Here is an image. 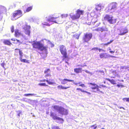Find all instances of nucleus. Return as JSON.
Masks as SVG:
<instances>
[{
	"label": "nucleus",
	"mask_w": 129,
	"mask_h": 129,
	"mask_svg": "<svg viewBox=\"0 0 129 129\" xmlns=\"http://www.w3.org/2000/svg\"><path fill=\"white\" fill-rule=\"evenodd\" d=\"M98 49V47H94L92 48L91 49V50H97Z\"/></svg>",
	"instance_id": "nucleus-45"
},
{
	"label": "nucleus",
	"mask_w": 129,
	"mask_h": 129,
	"mask_svg": "<svg viewBox=\"0 0 129 129\" xmlns=\"http://www.w3.org/2000/svg\"><path fill=\"white\" fill-rule=\"evenodd\" d=\"M117 21V19L114 18V17L112 16V17L109 23L111 24H114L116 23Z\"/></svg>",
	"instance_id": "nucleus-22"
},
{
	"label": "nucleus",
	"mask_w": 129,
	"mask_h": 129,
	"mask_svg": "<svg viewBox=\"0 0 129 129\" xmlns=\"http://www.w3.org/2000/svg\"><path fill=\"white\" fill-rule=\"evenodd\" d=\"M42 24L43 25H45L48 26H50V24L49 23H48L47 22H46L45 21L43 22L42 23Z\"/></svg>",
	"instance_id": "nucleus-38"
},
{
	"label": "nucleus",
	"mask_w": 129,
	"mask_h": 129,
	"mask_svg": "<svg viewBox=\"0 0 129 129\" xmlns=\"http://www.w3.org/2000/svg\"><path fill=\"white\" fill-rule=\"evenodd\" d=\"M95 124H94L91 126L89 127V129H96L97 127V126H95Z\"/></svg>",
	"instance_id": "nucleus-37"
},
{
	"label": "nucleus",
	"mask_w": 129,
	"mask_h": 129,
	"mask_svg": "<svg viewBox=\"0 0 129 129\" xmlns=\"http://www.w3.org/2000/svg\"><path fill=\"white\" fill-rule=\"evenodd\" d=\"M92 35L91 33H86L84 34V37L82 38V40L84 42H87L92 38Z\"/></svg>",
	"instance_id": "nucleus-4"
},
{
	"label": "nucleus",
	"mask_w": 129,
	"mask_h": 129,
	"mask_svg": "<svg viewBox=\"0 0 129 129\" xmlns=\"http://www.w3.org/2000/svg\"><path fill=\"white\" fill-rule=\"evenodd\" d=\"M122 81H123V80H122Z\"/></svg>",
	"instance_id": "nucleus-63"
},
{
	"label": "nucleus",
	"mask_w": 129,
	"mask_h": 129,
	"mask_svg": "<svg viewBox=\"0 0 129 129\" xmlns=\"http://www.w3.org/2000/svg\"><path fill=\"white\" fill-rule=\"evenodd\" d=\"M55 120H57L60 121V123H62L64 121L63 119L60 117H58L57 116L55 119Z\"/></svg>",
	"instance_id": "nucleus-30"
},
{
	"label": "nucleus",
	"mask_w": 129,
	"mask_h": 129,
	"mask_svg": "<svg viewBox=\"0 0 129 129\" xmlns=\"http://www.w3.org/2000/svg\"><path fill=\"white\" fill-rule=\"evenodd\" d=\"M104 83H105H105H106V81H104Z\"/></svg>",
	"instance_id": "nucleus-57"
},
{
	"label": "nucleus",
	"mask_w": 129,
	"mask_h": 129,
	"mask_svg": "<svg viewBox=\"0 0 129 129\" xmlns=\"http://www.w3.org/2000/svg\"><path fill=\"white\" fill-rule=\"evenodd\" d=\"M11 40L12 41H14V42H13V43L14 44H19L22 43L19 40H18L17 39H16L14 38H12L11 39Z\"/></svg>",
	"instance_id": "nucleus-17"
},
{
	"label": "nucleus",
	"mask_w": 129,
	"mask_h": 129,
	"mask_svg": "<svg viewBox=\"0 0 129 129\" xmlns=\"http://www.w3.org/2000/svg\"><path fill=\"white\" fill-rule=\"evenodd\" d=\"M20 60V61L21 62H26L28 63H29V61L27 60H26V59H22V58H19Z\"/></svg>",
	"instance_id": "nucleus-31"
},
{
	"label": "nucleus",
	"mask_w": 129,
	"mask_h": 129,
	"mask_svg": "<svg viewBox=\"0 0 129 129\" xmlns=\"http://www.w3.org/2000/svg\"><path fill=\"white\" fill-rule=\"evenodd\" d=\"M69 85L67 87H64L63 86L61 85H60L57 86V88L58 89H66L67 88H70L71 87L70 86V85H68V84L67 85Z\"/></svg>",
	"instance_id": "nucleus-20"
},
{
	"label": "nucleus",
	"mask_w": 129,
	"mask_h": 129,
	"mask_svg": "<svg viewBox=\"0 0 129 129\" xmlns=\"http://www.w3.org/2000/svg\"><path fill=\"white\" fill-rule=\"evenodd\" d=\"M98 50H99V52H100L101 51V50H102L103 51H104V50H103L102 49H100V48L99 49L98 48Z\"/></svg>",
	"instance_id": "nucleus-50"
},
{
	"label": "nucleus",
	"mask_w": 129,
	"mask_h": 129,
	"mask_svg": "<svg viewBox=\"0 0 129 129\" xmlns=\"http://www.w3.org/2000/svg\"><path fill=\"white\" fill-rule=\"evenodd\" d=\"M68 15L67 14H63L61 15L62 18H65L68 17Z\"/></svg>",
	"instance_id": "nucleus-35"
},
{
	"label": "nucleus",
	"mask_w": 129,
	"mask_h": 129,
	"mask_svg": "<svg viewBox=\"0 0 129 129\" xmlns=\"http://www.w3.org/2000/svg\"><path fill=\"white\" fill-rule=\"evenodd\" d=\"M106 79L109 81L112 84H113L115 85L116 84L115 81L113 79L110 80L109 78H106Z\"/></svg>",
	"instance_id": "nucleus-28"
},
{
	"label": "nucleus",
	"mask_w": 129,
	"mask_h": 129,
	"mask_svg": "<svg viewBox=\"0 0 129 129\" xmlns=\"http://www.w3.org/2000/svg\"><path fill=\"white\" fill-rule=\"evenodd\" d=\"M101 129H104V128H101Z\"/></svg>",
	"instance_id": "nucleus-58"
},
{
	"label": "nucleus",
	"mask_w": 129,
	"mask_h": 129,
	"mask_svg": "<svg viewBox=\"0 0 129 129\" xmlns=\"http://www.w3.org/2000/svg\"><path fill=\"white\" fill-rule=\"evenodd\" d=\"M31 27L30 25L26 24L24 26L23 28L25 30V34L28 36H29L30 33V29Z\"/></svg>",
	"instance_id": "nucleus-6"
},
{
	"label": "nucleus",
	"mask_w": 129,
	"mask_h": 129,
	"mask_svg": "<svg viewBox=\"0 0 129 129\" xmlns=\"http://www.w3.org/2000/svg\"><path fill=\"white\" fill-rule=\"evenodd\" d=\"M33 48L34 49H38L41 51L44 50L47 51L48 48L47 46H44V45L40 41H34L32 44Z\"/></svg>",
	"instance_id": "nucleus-2"
},
{
	"label": "nucleus",
	"mask_w": 129,
	"mask_h": 129,
	"mask_svg": "<svg viewBox=\"0 0 129 129\" xmlns=\"http://www.w3.org/2000/svg\"><path fill=\"white\" fill-rule=\"evenodd\" d=\"M112 16L108 14L106 15L104 17V19L105 20H106L109 22L110 21Z\"/></svg>",
	"instance_id": "nucleus-15"
},
{
	"label": "nucleus",
	"mask_w": 129,
	"mask_h": 129,
	"mask_svg": "<svg viewBox=\"0 0 129 129\" xmlns=\"http://www.w3.org/2000/svg\"><path fill=\"white\" fill-rule=\"evenodd\" d=\"M50 70L49 69H48L45 70L44 71V73L46 74L45 75V77H50L51 75L50 73Z\"/></svg>",
	"instance_id": "nucleus-14"
},
{
	"label": "nucleus",
	"mask_w": 129,
	"mask_h": 129,
	"mask_svg": "<svg viewBox=\"0 0 129 129\" xmlns=\"http://www.w3.org/2000/svg\"><path fill=\"white\" fill-rule=\"evenodd\" d=\"M73 37L75 38L76 39H78L79 38V35L78 34L74 35H73Z\"/></svg>",
	"instance_id": "nucleus-40"
},
{
	"label": "nucleus",
	"mask_w": 129,
	"mask_h": 129,
	"mask_svg": "<svg viewBox=\"0 0 129 129\" xmlns=\"http://www.w3.org/2000/svg\"><path fill=\"white\" fill-rule=\"evenodd\" d=\"M38 85L41 86H47L48 85L45 83H39Z\"/></svg>",
	"instance_id": "nucleus-39"
},
{
	"label": "nucleus",
	"mask_w": 129,
	"mask_h": 129,
	"mask_svg": "<svg viewBox=\"0 0 129 129\" xmlns=\"http://www.w3.org/2000/svg\"><path fill=\"white\" fill-rule=\"evenodd\" d=\"M50 44H51V47H53L54 46V45L51 42H50Z\"/></svg>",
	"instance_id": "nucleus-49"
},
{
	"label": "nucleus",
	"mask_w": 129,
	"mask_h": 129,
	"mask_svg": "<svg viewBox=\"0 0 129 129\" xmlns=\"http://www.w3.org/2000/svg\"><path fill=\"white\" fill-rule=\"evenodd\" d=\"M3 43L6 45H7L9 46H10L12 45V43L10 41L8 40H4Z\"/></svg>",
	"instance_id": "nucleus-21"
},
{
	"label": "nucleus",
	"mask_w": 129,
	"mask_h": 129,
	"mask_svg": "<svg viewBox=\"0 0 129 129\" xmlns=\"http://www.w3.org/2000/svg\"><path fill=\"white\" fill-rule=\"evenodd\" d=\"M50 116L52 117V118L54 120H55V119L57 117V116L55 115L52 112H51L50 113Z\"/></svg>",
	"instance_id": "nucleus-34"
},
{
	"label": "nucleus",
	"mask_w": 129,
	"mask_h": 129,
	"mask_svg": "<svg viewBox=\"0 0 129 129\" xmlns=\"http://www.w3.org/2000/svg\"><path fill=\"white\" fill-rule=\"evenodd\" d=\"M74 72L76 73H81L82 72V69L81 68H76L74 69Z\"/></svg>",
	"instance_id": "nucleus-24"
},
{
	"label": "nucleus",
	"mask_w": 129,
	"mask_h": 129,
	"mask_svg": "<svg viewBox=\"0 0 129 129\" xmlns=\"http://www.w3.org/2000/svg\"><path fill=\"white\" fill-rule=\"evenodd\" d=\"M97 31H101L102 32L107 31V28L106 26H102L101 27H99L95 29Z\"/></svg>",
	"instance_id": "nucleus-12"
},
{
	"label": "nucleus",
	"mask_w": 129,
	"mask_h": 129,
	"mask_svg": "<svg viewBox=\"0 0 129 129\" xmlns=\"http://www.w3.org/2000/svg\"><path fill=\"white\" fill-rule=\"evenodd\" d=\"M33 6H30L29 7H28L26 9V10L24 11V12H28L29 11H30L31 10L33 9Z\"/></svg>",
	"instance_id": "nucleus-29"
},
{
	"label": "nucleus",
	"mask_w": 129,
	"mask_h": 129,
	"mask_svg": "<svg viewBox=\"0 0 129 129\" xmlns=\"http://www.w3.org/2000/svg\"><path fill=\"white\" fill-rule=\"evenodd\" d=\"M117 3L115 2H113L110 4L108 7L107 12L112 13L116 8Z\"/></svg>",
	"instance_id": "nucleus-3"
},
{
	"label": "nucleus",
	"mask_w": 129,
	"mask_h": 129,
	"mask_svg": "<svg viewBox=\"0 0 129 129\" xmlns=\"http://www.w3.org/2000/svg\"><path fill=\"white\" fill-rule=\"evenodd\" d=\"M114 41V40H110L109 42H108L107 43H105L103 44V45L104 46H107L108 45L110 44L111 43H112Z\"/></svg>",
	"instance_id": "nucleus-32"
},
{
	"label": "nucleus",
	"mask_w": 129,
	"mask_h": 129,
	"mask_svg": "<svg viewBox=\"0 0 129 129\" xmlns=\"http://www.w3.org/2000/svg\"><path fill=\"white\" fill-rule=\"evenodd\" d=\"M18 50V49H15V50ZM19 54L20 55V56L19 57V58H22V56H23V52H22V51L20 50V49H19Z\"/></svg>",
	"instance_id": "nucleus-33"
},
{
	"label": "nucleus",
	"mask_w": 129,
	"mask_h": 129,
	"mask_svg": "<svg viewBox=\"0 0 129 129\" xmlns=\"http://www.w3.org/2000/svg\"><path fill=\"white\" fill-rule=\"evenodd\" d=\"M84 65L82 66V65H81L80 66L82 67H84V66H87L86 65V64L85 63H84Z\"/></svg>",
	"instance_id": "nucleus-51"
},
{
	"label": "nucleus",
	"mask_w": 129,
	"mask_h": 129,
	"mask_svg": "<svg viewBox=\"0 0 129 129\" xmlns=\"http://www.w3.org/2000/svg\"><path fill=\"white\" fill-rule=\"evenodd\" d=\"M110 57H112V58H115L116 57L115 56H112V55H110Z\"/></svg>",
	"instance_id": "nucleus-55"
},
{
	"label": "nucleus",
	"mask_w": 129,
	"mask_h": 129,
	"mask_svg": "<svg viewBox=\"0 0 129 129\" xmlns=\"http://www.w3.org/2000/svg\"><path fill=\"white\" fill-rule=\"evenodd\" d=\"M119 108H120V109L122 108L124 110H125V108L124 107H119Z\"/></svg>",
	"instance_id": "nucleus-54"
},
{
	"label": "nucleus",
	"mask_w": 129,
	"mask_h": 129,
	"mask_svg": "<svg viewBox=\"0 0 129 129\" xmlns=\"http://www.w3.org/2000/svg\"><path fill=\"white\" fill-rule=\"evenodd\" d=\"M22 12L20 10H18L15 11V12L13 13L12 15L13 17L14 18L18 15L22 16Z\"/></svg>",
	"instance_id": "nucleus-9"
},
{
	"label": "nucleus",
	"mask_w": 129,
	"mask_h": 129,
	"mask_svg": "<svg viewBox=\"0 0 129 129\" xmlns=\"http://www.w3.org/2000/svg\"><path fill=\"white\" fill-rule=\"evenodd\" d=\"M1 66L2 67L4 68V66L5 65V63L4 62H3L1 64Z\"/></svg>",
	"instance_id": "nucleus-47"
},
{
	"label": "nucleus",
	"mask_w": 129,
	"mask_h": 129,
	"mask_svg": "<svg viewBox=\"0 0 129 129\" xmlns=\"http://www.w3.org/2000/svg\"><path fill=\"white\" fill-rule=\"evenodd\" d=\"M11 31L12 33H13L14 31V27L12 26L11 28Z\"/></svg>",
	"instance_id": "nucleus-44"
},
{
	"label": "nucleus",
	"mask_w": 129,
	"mask_h": 129,
	"mask_svg": "<svg viewBox=\"0 0 129 129\" xmlns=\"http://www.w3.org/2000/svg\"><path fill=\"white\" fill-rule=\"evenodd\" d=\"M76 85L79 86H81L82 87H85V85L84 84H82L81 82H79L78 83H76L75 84Z\"/></svg>",
	"instance_id": "nucleus-27"
},
{
	"label": "nucleus",
	"mask_w": 129,
	"mask_h": 129,
	"mask_svg": "<svg viewBox=\"0 0 129 129\" xmlns=\"http://www.w3.org/2000/svg\"><path fill=\"white\" fill-rule=\"evenodd\" d=\"M84 12V11L83 10H80L79 9L77 10L76 11V13L79 17H80V15H83Z\"/></svg>",
	"instance_id": "nucleus-18"
},
{
	"label": "nucleus",
	"mask_w": 129,
	"mask_h": 129,
	"mask_svg": "<svg viewBox=\"0 0 129 129\" xmlns=\"http://www.w3.org/2000/svg\"><path fill=\"white\" fill-rule=\"evenodd\" d=\"M70 16L71 18L73 20H77L80 18L78 16L76 13L75 14L72 15L71 14H70Z\"/></svg>",
	"instance_id": "nucleus-16"
},
{
	"label": "nucleus",
	"mask_w": 129,
	"mask_h": 129,
	"mask_svg": "<svg viewBox=\"0 0 129 129\" xmlns=\"http://www.w3.org/2000/svg\"><path fill=\"white\" fill-rule=\"evenodd\" d=\"M53 108L55 110H57L58 112L59 108L60 107H59L57 106H54L53 107Z\"/></svg>",
	"instance_id": "nucleus-36"
},
{
	"label": "nucleus",
	"mask_w": 129,
	"mask_h": 129,
	"mask_svg": "<svg viewBox=\"0 0 129 129\" xmlns=\"http://www.w3.org/2000/svg\"><path fill=\"white\" fill-rule=\"evenodd\" d=\"M59 50L61 53L63 55V58L62 60L63 61L65 60V63L69 64L67 61H69V58L67 55V49L65 46L63 45L59 46Z\"/></svg>",
	"instance_id": "nucleus-1"
},
{
	"label": "nucleus",
	"mask_w": 129,
	"mask_h": 129,
	"mask_svg": "<svg viewBox=\"0 0 129 129\" xmlns=\"http://www.w3.org/2000/svg\"><path fill=\"white\" fill-rule=\"evenodd\" d=\"M111 48H110V49H109V50H111Z\"/></svg>",
	"instance_id": "nucleus-59"
},
{
	"label": "nucleus",
	"mask_w": 129,
	"mask_h": 129,
	"mask_svg": "<svg viewBox=\"0 0 129 129\" xmlns=\"http://www.w3.org/2000/svg\"><path fill=\"white\" fill-rule=\"evenodd\" d=\"M48 41L49 42H50V41L49 40H48Z\"/></svg>",
	"instance_id": "nucleus-60"
},
{
	"label": "nucleus",
	"mask_w": 129,
	"mask_h": 129,
	"mask_svg": "<svg viewBox=\"0 0 129 129\" xmlns=\"http://www.w3.org/2000/svg\"><path fill=\"white\" fill-rule=\"evenodd\" d=\"M21 113V111H19V113H18L17 114L18 116L19 117L20 116V114Z\"/></svg>",
	"instance_id": "nucleus-48"
},
{
	"label": "nucleus",
	"mask_w": 129,
	"mask_h": 129,
	"mask_svg": "<svg viewBox=\"0 0 129 129\" xmlns=\"http://www.w3.org/2000/svg\"><path fill=\"white\" fill-rule=\"evenodd\" d=\"M117 86L118 87H124V86L122 84H118L117 85Z\"/></svg>",
	"instance_id": "nucleus-46"
},
{
	"label": "nucleus",
	"mask_w": 129,
	"mask_h": 129,
	"mask_svg": "<svg viewBox=\"0 0 129 129\" xmlns=\"http://www.w3.org/2000/svg\"><path fill=\"white\" fill-rule=\"evenodd\" d=\"M123 100L124 101H125L126 102H129V98H123Z\"/></svg>",
	"instance_id": "nucleus-43"
},
{
	"label": "nucleus",
	"mask_w": 129,
	"mask_h": 129,
	"mask_svg": "<svg viewBox=\"0 0 129 129\" xmlns=\"http://www.w3.org/2000/svg\"><path fill=\"white\" fill-rule=\"evenodd\" d=\"M53 15H52L48 16L46 17V20L48 22H56L55 21H54V20L58 18L59 16L57 15L56 16V17H54L53 16Z\"/></svg>",
	"instance_id": "nucleus-7"
},
{
	"label": "nucleus",
	"mask_w": 129,
	"mask_h": 129,
	"mask_svg": "<svg viewBox=\"0 0 129 129\" xmlns=\"http://www.w3.org/2000/svg\"><path fill=\"white\" fill-rule=\"evenodd\" d=\"M128 32L127 28H125L122 29L120 31V33L119 34V35H123Z\"/></svg>",
	"instance_id": "nucleus-13"
},
{
	"label": "nucleus",
	"mask_w": 129,
	"mask_h": 129,
	"mask_svg": "<svg viewBox=\"0 0 129 129\" xmlns=\"http://www.w3.org/2000/svg\"><path fill=\"white\" fill-rule=\"evenodd\" d=\"M52 129H60V128L58 126H54L52 127H51Z\"/></svg>",
	"instance_id": "nucleus-42"
},
{
	"label": "nucleus",
	"mask_w": 129,
	"mask_h": 129,
	"mask_svg": "<svg viewBox=\"0 0 129 129\" xmlns=\"http://www.w3.org/2000/svg\"><path fill=\"white\" fill-rule=\"evenodd\" d=\"M87 21H88V20H87L86 21V23H87L88 24H89V25H90V22H87Z\"/></svg>",
	"instance_id": "nucleus-53"
},
{
	"label": "nucleus",
	"mask_w": 129,
	"mask_h": 129,
	"mask_svg": "<svg viewBox=\"0 0 129 129\" xmlns=\"http://www.w3.org/2000/svg\"><path fill=\"white\" fill-rule=\"evenodd\" d=\"M101 86H102V87H106V86L104 85H101Z\"/></svg>",
	"instance_id": "nucleus-56"
},
{
	"label": "nucleus",
	"mask_w": 129,
	"mask_h": 129,
	"mask_svg": "<svg viewBox=\"0 0 129 129\" xmlns=\"http://www.w3.org/2000/svg\"><path fill=\"white\" fill-rule=\"evenodd\" d=\"M76 90H77L80 91L82 92L86 93L88 94H89L90 95L91 94V93H90L89 92H87V91L86 90H83L82 89H81L80 88H76Z\"/></svg>",
	"instance_id": "nucleus-25"
},
{
	"label": "nucleus",
	"mask_w": 129,
	"mask_h": 129,
	"mask_svg": "<svg viewBox=\"0 0 129 129\" xmlns=\"http://www.w3.org/2000/svg\"><path fill=\"white\" fill-rule=\"evenodd\" d=\"M74 80H73L65 78L62 80L61 81V83L62 84L64 85L66 84L68 82H74Z\"/></svg>",
	"instance_id": "nucleus-11"
},
{
	"label": "nucleus",
	"mask_w": 129,
	"mask_h": 129,
	"mask_svg": "<svg viewBox=\"0 0 129 129\" xmlns=\"http://www.w3.org/2000/svg\"><path fill=\"white\" fill-rule=\"evenodd\" d=\"M39 81L40 82H45L46 81L47 83L49 85L53 84L54 83L53 82L49 81L48 79L47 80L44 79L43 80H40Z\"/></svg>",
	"instance_id": "nucleus-23"
},
{
	"label": "nucleus",
	"mask_w": 129,
	"mask_h": 129,
	"mask_svg": "<svg viewBox=\"0 0 129 129\" xmlns=\"http://www.w3.org/2000/svg\"><path fill=\"white\" fill-rule=\"evenodd\" d=\"M35 94L34 93H27V94H25L24 95L25 96H27L29 95H34Z\"/></svg>",
	"instance_id": "nucleus-41"
},
{
	"label": "nucleus",
	"mask_w": 129,
	"mask_h": 129,
	"mask_svg": "<svg viewBox=\"0 0 129 129\" xmlns=\"http://www.w3.org/2000/svg\"><path fill=\"white\" fill-rule=\"evenodd\" d=\"M85 72H87L86 71H85Z\"/></svg>",
	"instance_id": "nucleus-62"
},
{
	"label": "nucleus",
	"mask_w": 129,
	"mask_h": 129,
	"mask_svg": "<svg viewBox=\"0 0 129 129\" xmlns=\"http://www.w3.org/2000/svg\"><path fill=\"white\" fill-rule=\"evenodd\" d=\"M88 84L91 85V88L93 90L92 91L93 92H96L98 91H99L100 92H101V91H100L99 89V87L100 88L101 87H99V86L96 84L91 83H89Z\"/></svg>",
	"instance_id": "nucleus-5"
},
{
	"label": "nucleus",
	"mask_w": 129,
	"mask_h": 129,
	"mask_svg": "<svg viewBox=\"0 0 129 129\" xmlns=\"http://www.w3.org/2000/svg\"><path fill=\"white\" fill-rule=\"evenodd\" d=\"M95 9V10L97 11L101 10L102 9L101 5L100 4L96 5Z\"/></svg>",
	"instance_id": "nucleus-26"
},
{
	"label": "nucleus",
	"mask_w": 129,
	"mask_h": 129,
	"mask_svg": "<svg viewBox=\"0 0 129 129\" xmlns=\"http://www.w3.org/2000/svg\"><path fill=\"white\" fill-rule=\"evenodd\" d=\"M58 112L59 113L62 115H67L68 113V110H67L61 107L59 108Z\"/></svg>",
	"instance_id": "nucleus-8"
},
{
	"label": "nucleus",
	"mask_w": 129,
	"mask_h": 129,
	"mask_svg": "<svg viewBox=\"0 0 129 129\" xmlns=\"http://www.w3.org/2000/svg\"><path fill=\"white\" fill-rule=\"evenodd\" d=\"M115 50H114V51H112L111 50H110L109 51V52L110 53H114L115 52Z\"/></svg>",
	"instance_id": "nucleus-52"
},
{
	"label": "nucleus",
	"mask_w": 129,
	"mask_h": 129,
	"mask_svg": "<svg viewBox=\"0 0 129 129\" xmlns=\"http://www.w3.org/2000/svg\"><path fill=\"white\" fill-rule=\"evenodd\" d=\"M80 65H78L77 66H79Z\"/></svg>",
	"instance_id": "nucleus-61"
},
{
	"label": "nucleus",
	"mask_w": 129,
	"mask_h": 129,
	"mask_svg": "<svg viewBox=\"0 0 129 129\" xmlns=\"http://www.w3.org/2000/svg\"><path fill=\"white\" fill-rule=\"evenodd\" d=\"M14 36L15 37H19L21 36H23V35L19 29H17L15 31Z\"/></svg>",
	"instance_id": "nucleus-10"
},
{
	"label": "nucleus",
	"mask_w": 129,
	"mask_h": 129,
	"mask_svg": "<svg viewBox=\"0 0 129 129\" xmlns=\"http://www.w3.org/2000/svg\"><path fill=\"white\" fill-rule=\"evenodd\" d=\"M100 57L101 58H106L108 57V56L107 53H102L100 54Z\"/></svg>",
	"instance_id": "nucleus-19"
}]
</instances>
